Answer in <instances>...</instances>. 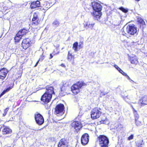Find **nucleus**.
I'll return each mask as SVG.
<instances>
[{"mask_svg":"<svg viewBox=\"0 0 147 147\" xmlns=\"http://www.w3.org/2000/svg\"><path fill=\"white\" fill-rule=\"evenodd\" d=\"M126 32L129 35H134L137 32V28L134 24H129L128 25L126 28Z\"/></svg>","mask_w":147,"mask_h":147,"instance_id":"obj_10","label":"nucleus"},{"mask_svg":"<svg viewBox=\"0 0 147 147\" xmlns=\"http://www.w3.org/2000/svg\"><path fill=\"white\" fill-rule=\"evenodd\" d=\"M108 119L105 115H103L101 117L100 121L98 123V124L99 125L101 124H106L108 122Z\"/></svg>","mask_w":147,"mask_h":147,"instance_id":"obj_24","label":"nucleus"},{"mask_svg":"<svg viewBox=\"0 0 147 147\" xmlns=\"http://www.w3.org/2000/svg\"><path fill=\"white\" fill-rule=\"evenodd\" d=\"M74 55H73L72 53L70 51L68 52L67 59L69 61H74Z\"/></svg>","mask_w":147,"mask_h":147,"instance_id":"obj_27","label":"nucleus"},{"mask_svg":"<svg viewBox=\"0 0 147 147\" xmlns=\"http://www.w3.org/2000/svg\"><path fill=\"white\" fill-rule=\"evenodd\" d=\"M16 75L17 76V78H20L22 76V72H21L20 71V72L18 73H17Z\"/></svg>","mask_w":147,"mask_h":147,"instance_id":"obj_38","label":"nucleus"},{"mask_svg":"<svg viewBox=\"0 0 147 147\" xmlns=\"http://www.w3.org/2000/svg\"><path fill=\"white\" fill-rule=\"evenodd\" d=\"M40 6V2L38 0L33 1L31 3L30 5V8L34 9L36 7H39Z\"/></svg>","mask_w":147,"mask_h":147,"instance_id":"obj_22","label":"nucleus"},{"mask_svg":"<svg viewBox=\"0 0 147 147\" xmlns=\"http://www.w3.org/2000/svg\"><path fill=\"white\" fill-rule=\"evenodd\" d=\"M69 140L66 138H63L61 139L57 144L58 147H68Z\"/></svg>","mask_w":147,"mask_h":147,"instance_id":"obj_13","label":"nucleus"},{"mask_svg":"<svg viewBox=\"0 0 147 147\" xmlns=\"http://www.w3.org/2000/svg\"><path fill=\"white\" fill-rule=\"evenodd\" d=\"M137 57L135 56L130 57L129 60L131 64L136 65L138 62Z\"/></svg>","mask_w":147,"mask_h":147,"instance_id":"obj_25","label":"nucleus"},{"mask_svg":"<svg viewBox=\"0 0 147 147\" xmlns=\"http://www.w3.org/2000/svg\"><path fill=\"white\" fill-rule=\"evenodd\" d=\"M101 109L98 107L93 108L90 112L91 118L93 120L98 118L102 114Z\"/></svg>","mask_w":147,"mask_h":147,"instance_id":"obj_4","label":"nucleus"},{"mask_svg":"<svg viewBox=\"0 0 147 147\" xmlns=\"http://www.w3.org/2000/svg\"><path fill=\"white\" fill-rule=\"evenodd\" d=\"M89 136L88 133H84L81 136V142L83 145L87 144L89 142Z\"/></svg>","mask_w":147,"mask_h":147,"instance_id":"obj_14","label":"nucleus"},{"mask_svg":"<svg viewBox=\"0 0 147 147\" xmlns=\"http://www.w3.org/2000/svg\"><path fill=\"white\" fill-rule=\"evenodd\" d=\"M135 0L137 1H140V0Z\"/></svg>","mask_w":147,"mask_h":147,"instance_id":"obj_49","label":"nucleus"},{"mask_svg":"<svg viewBox=\"0 0 147 147\" xmlns=\"http://www.w3.org/2000/svg\"><path fill=\"white\" fill-rule=\"evenodd\" d=\"M86 85L83 81H78L71 86V91L73 94L76 95L80 92V89L82 87Z\"/></svg>","mask_w":147,"mask_h":147,"instance_id":"obj_3","label":"nucleus"},{"mask_svg":"<svg viewBox=\"0 0 147 147\" xmlns=\"http://www.w3.org/2000/svg\"><path fill=\"white\" fill-rule=\"evenodd\" d=\"M8 72V70L4 67L1 69H0V79L2 81L4 80Z\"/></svg>","mask_w":147,"mask_h":147,"instance_id":"obj_16","label":"nucleus"},{"mask_svg":"<svg viewBox=\"0 0 147 147\" xmlns=\"http://www.w3.org/2000/svg\"><path fill=\"white\" fill-rule=\"evenodd\" d=\"M31 40L29 38H24L22 42V47L25 50L29 47L31 45Z\"/></svg>","mask_w":147,"mask_h":147,"instance_id":"obj_12","label":"nucleus"},{"mask_svg":"<svg viewBox=\"0 0 147 147\" xmlns=\"http://www.w3.org/2000/svg\"><path fill=\"white\" fill-rule=\"evenodd\" d=\"M124 100L126 102H128L129 100H130V97H128V96H127L123 98Z\"/></svg>","mask_w":147,"mask_h":147,"instance_id":"obj_37","label":"nucleus"},{"mask_svg":"<svg viewBox=\"0 0 147 147\" xmlns=\"http://www.w3.org/2000/svg\"><path fill=\"white\" fill-rule=\"evenodd\" d=\"M32 25L35 26L40 24L42 22L40 19L39 18V13L38 12L33 13V17L31 21Z\"/></svg>","mask_w":147,"mask_h":147,"instance_id":"obj_6","label":"nucleus"},{"mask_svg":"<svg viewBox=\"0 0 147 147\" xmlns=\"http://www.w3.org/2000/svg\"><path fill=\"white\" fill-rule=\"evenodd\" d=\"M54 114L58 116L63 115L65 112V107L62 103L59 104L55 106L54 109Z\"/></svg>","mask_w":147,"mask_h":147,"instance_id":"obj_5","label":"nucleus"},{"mask_svg":"<svg viewBox=\"0 0 147 147\" xmlns=\"http://www.w3.org/2000/svg\"><path fill=\"white\" fill-rule=\"evenodd\" d=\"M134 137V135L131 134L127 138V140H132L133 139Z\"/></svg>","mask_w":147,"mask_h":147,"instance_id":"obj_40","label":"nucleus"},{"mask_svg":"<svg viewBox=\"0 0 147 147\" xmlns=\"http://www.w3.org/2000/svg\"><path fill=\"white\" fill-rule=\"evenodd\" d=\"M9 110V108H6L4 111V112L3 114V116H5L7 114V113Z\"/></svg>","mask_w":147,"mask_h":147,"instance_id":"obj_36","label":"nucleus"},{"mask_svg":"<svg viewBox=\"0 0 147 147\" xmlns=\"http://www.w3.org/2000/svg\"><path fill=\"white\" fill-rule=\"evenodd\" d=\"M137 22L140 28H143L145 25V23L144 20L141 17H138L137 18Z\"/></svg>","mask_w":147,"mask_h":147,"instance_id":"obj_19","label":"nucleus"},{"mask_svg":"<svg viewBox=\"0 0 147 147\" xmlns=\"http://www.w3.org/2000/svg\"><path fill=\"white\" fill-rule=\"evenodd\" d=\"M45 92L47 94H49L51 96H52L53 94H55L54 91V87L50 85H47L45 88Z\"/></svg>","mask_w":147,"mask_h":147,"instance_id":"obj_17","label":"nucleus"},{"mask_svg":"<svg viewBox=\"0 0 147 147\" xmlns=\"http://www.w3.org/2000/svg\"><path fill=\"white\" fill-rule=\"evenodd\" d=\"M52 97L49 94L44 92L41 96L40 100L44 104H47L51 101Z\"/></svg>","mask_w":147,"mask_h":147,"instance_id":"obj_8","label":"nucleus"},{"mask_svg":"<svg viewBox=\"0 0 147 147\" xmlns=\"http://www.w3.org/2000/svg\"><path fill=\"white\" fill-rule=\"evenodd\" d=\"M43 7L45 10H47L50 8V7L49 3L45 2L43 4Z\"/></svg>","mask_w":147,"mask_h":147,"instance_id":"obj_32","label":"nucleus"},{"mask_svg":"<svg viewBox=\"0 0 147 147\" xmlns=\"http://www.w3.org/2000/svg\"><path fill=\"white\" fill-rule=\"evenodd\" d=\"M121 34L122 35L125 36H126L127 35V34L125 32L124 30H122Z\"/></svg>","mask_w":147,"mask_h":147,"instance_id":"obj_41","label":"nucleus"},{"mask_svg":"<svg viewBox=\"0 0 147 147\" xmlns=\"http://www.w3.org/2000/svg\"><path fill=\"white\" fill-rule=\"evenodd\" d=\"M114 67L120 72V73L122 74L123 75L125 76L128 80H130V78L127 74L123 71L122 69H121L117 65H115Z\"/></svg>","mask_w":147,"mask_h":147,"instance_id":"obj_23","label":"nucleus"},{"mask_svg":"<svg viewBox=\"0 0 147 147\" xmlns=\"http://www.w3.org/2000/svg\"><path fill=\"white\" fill-rule=\"evenodd\" d=\"M119 9L121 10L123 12L126 13L128 11V10L127 9H125L123 7H121L119 8Z\"/></svg>","mask_w":147,"mask_h":147,"instance_id":"obj_34","label":"nucleus"},{"mask_svg":"<svg viewBox=\"0 0 147 147\" xmlns=\"http://www.w3.org/2000/svg\"><path fill=\"white\" fill-rule=\"evenodd\" d=\"M1 128H3L1 132L3 135H9L12 133V129L9 127L5 126L4 124L2 125Z\"/></svg>","mask_w":147,"mask_h":147,"instance_id":"obj_15","label":"nucleus"},{"mask_svg":"<svg viewBox=\"0 0 147 147\" xmlns=\"http://www.w3.org/2000/svg\"><path fill=\"white\" fill-rule=\"evenodd\" d=\"M78 42H75L73 45L72 48L76 51H78Z\"/></svg>","mask_w":147,"mask_h":147,"instance_id":"obj_31","label":"nucleus"},{"mask_svg":"<svg viewBox=\"0 0 147 147\" xmlns=\"http://www.w3.org/2000/svg\"><path fill=\"white\" fill-rule=\"evenodd\" d=\"M14 84L13 83L11 84V85L9 87L7 88L6 89L4 90L2 92L4 94L6 92H8L14 86Z\"/></svg>","mask_w":147,"mask_h":147,"instance_id":"obj_30","label":"nucleus"},{"mask_svg":"<svg viewBox=\"0 0 147 147\" xmlns=\"http://www.w3.org/2000/svg\"><path fill=\"white\" fill-rule=\"evenodd\" d=\"M50 57L49 58L50 59H51L53 57V55L51 53L50 54Z\"/></svg>","mask_w":147,"mask_h":147,"instance_id":"obj_43","label":"nucleus"},{"mask_svg":"<svg viewBox=\"0 0 147 147\" xmlns=\"http://www.w3.org/2000/svg\"><path fill=\"white\" fill-rule=\"evenodd\" d=\"M45 55H44L43 52L42 53V55H41L40 56V57L39 58L38 60L39 61H42L45 58Z\"/></svg>","mask_w":147,"mask_h":147,"instance_id":"obj_35","label":"nucleus"},{"mask_svg":"<svg viewBox=\"0 0 147 147\" xmlns=\"http://www.w3.org/2000/svg\"><path fill=\"white\" fill-rule=\"evenodd\" d=\"M108 93V92L104 93V92H101L100 93V97H102L103 96L105 95H106V94H107Z\"/></svg>","mask_w":147,"mask_h":147,"instance_id":"obj_42","label":"nucleus"},{"mask_svg":"<svg viewBox=\"0 0 147 147\" xmlns=\"http://www.w3.org/2000/svg\"><path fill=\"white\" fill-rule=\"evenodd\" d=\"M97 141L100 147H108L109 146V139L105 135H99L97 137Z\"/></svg>","mask_w":147,"mask_h":147,"instance_id":"obj_2","label":"nucleus"},{"mask_svg":"<svg viewBox=\"0 0 147 147\" xmlns=\"http://www.w3.org/2000/svg\"><path fill=\"white\" fill-rule=\"evenodd\" d=\"M121 126V125L120 124H118L117 125H115V129H116L117 130H118L119 129H120L121 127H119Z\"/></svg>","mask_w":147,"mask_h":147,"instance_id":"obj_39","label":"nucleus"},{"mask_svg":"<svg viewBox=\"0 0 147 147\" xmlns=\"http://www.w3.org/2000/svg\"><path fill=\"white\" fill-rule=\"evenodd\" d=\"M5 5V7H6V10L10 9L12 7V3L10 1L6 2Z\"/></svg>","mask_w":147,"mask_h":147,"instance_id":"obj_29","label":"nucleus"},{"mask_svg":"<svg viewBox=\"0 0 147 147\" xmlns=\"http://www.w3.org/2000/svg\"><path fill=\"white\" fill-rule=\"evenodd\" d=\"M29 32V29L24 28L20 30L18 32L23 37L24 36L26 35Z\"/></svg>","mask_w":147,"mask_h":147,"instance_id":"obj_21","label":"nucleus"},{"mask_svg":"<svg viewBox=\"0 0 147 147\" xmlns=\"http://www.w3.org/2000/svg\"><path fill=\"white\" fill-rule=\"evenodd\" d=\"M34 117L36 123L38 125H41L44 123V118L43 116L40 113L35 114Z\"/></svg>","mask_w":147,"mask_h":147,"instance_id":"obj_11","label":"nucleus"},{"mask_svg":"<svg viewBox=\"0 0 147 147\" xmlns=\"http://www.w3.org/2000/svg\"><path fill=\"white\" fill-rule=\"evenodd\" d=\"M39 61L38 60L37 62H36V64H35V65H34V67H36V66H37V65L38 64L39 62Z\"/></svg>","mask_w":147,"mask_h":147,"instance_id":"obj_45","label":"nucleus"},{"mask_svg":"<svg viewBox=\"0 0 147 147\" xmlns=\"http://www.w3.org/2000/svg\"><path fill=\"white\" fill-rule=\"evenodd\" d=\"M60 65L62 67H66L65 65L63 63H61V64Z\"/></svg>","mask_w":147,"mask_h":147,"instance_id":"obj_44","label":"nucleus"},{"mask_svg":"<svg viewBox=\"0 0 147 147\" xmlns=\"http://www.w3.org/2000/svg\"><path fill=\"white\" fill-rule=\"evenodd\" d=\"M4 94L3 93V92H2L0 94V98Z\"/></svg>","mask_w":147,"mask_h":147,"instance_id":"obj_47","label":"nucleus"},{"mask_svg":"<svg viewBox=\"0 0 147 147\" xmlns=\"http://www.w3.org/2000/svg\"><path fill=\"white\" fill-rule=\"evenodd\" d=\"M136 147H142V145L144 144V142L142 139L141 138L138 140L136 142Z\"/></svg>","mask_w":147,"mask_h":147,"instance_id":"obj_28","label":"nucleus"},{"mask_svg":"<svg viewBox=\"0 0 147 147\" xmlns=\"http://www.w3.org/2000/svg\"><path fill=\"white\" fill-rule=\"evenodd\" d=\"M91 5L94 11L92 13V15L95 20H98L102 15V6L100 3L95 1L91 2Z\"/></svg>","mask_w":147,"mask_h":147,"instance_id":"obj_1","label":"nucleus"},{"mask_svg":"<svg viewBox=\"0 0 147 147\" xmlns=\"http://www.w3.org/2000/svg\"><path fill=\"white\" fill-rule=\"evenodd\" d=\"M22 37V36L20 34H18L17 32L14 37V42L15 43L19 42Z\"/></svg>","mask_w":147,"mask_h":147,"instance_id":"obj_26","label":"nucleus"},{"mask_svg":"<svg viewBox=\"0 0 147 147\" xmlns=\"http://www.w3.org/2000/svg\"><path fill=\"white\" fill-rule=\"evenodd\" d=\"M59 52H58L57 53H55V51H53V53H54V54H53V55H56V54H59Z\"/></svg>","mask_w":147,"mask_h":147,"instance_id":"obj_46","label":"nucleus"},{"mask_svg":"<svg viewBox=\"0 0 147 147\" xmlns=\"http://www.w3.org/2000/svg\"><path fill=\"white\" fill-rule=\"evenodd\" d=\"M131 106L134 115L135 123L137 126H140L142 125V121L139 119V116L138 113L137 111L132 106Z\"/></svg>","mask_w":147,"mask_h":147,"instance_id":"obj_9","label":"nucleus"},{"mask_svg":"<svg viewBox=\"0 0 147 147\" xmlns=\"http://www.w3.org/2000/svg\"><path fill=\"white\" fill-rule=\"evenodd\" d=\"M59 22L57 20H55L52 23L53 25L57 27L59 25Z\"/></svg>","mask_w":147,"mask_h":147,"instance_id":"obj_33","label":"nucleus"},{"mask_svg":"<svg viewBox=\"0 0 147 147\" xmlns=\"http://www.w3.org/2000/svg\"><path fill=\"white\" fill-rule=\"evenodd\" d=\"M71 128L75 130L77 132H78L82 127V125L81 122L78 121H75L70 124Z\"/></svg>","mask_w":147,"mask_h":147,"instance_id":"obj_7","label":"nucleus"},{"mask_svg":"<svg viewBox=\"0 0 147 147\" xmlns=\"http://www.w3.org/2000/svg\"><path fill=\"white\" fill-rule=\"evenodd\" d=\"M79 47H80V48H82V46L81 44L79 45Z\"/></svg>","mask_w":147,"mask_h":147,"instance_id":"obj_48","label":"nucleus"},{"mask_svg":"<svg viewBox=\"0 0 147 147\" xmlns=\"http://www.w3.org/2000/svg\"><path fill=\"white\" fill-rule=\"evenodd\" d=\"M141 106L147 105V95H145L139 100Z\"/></svg>","mask_w":147,"mask_h":147,"instance_id":"obj_20","label":"nucleus"},{"mask_svg":"<svg viewBox=\"0 0 147 147\" xmlns=\"http://www.w3.org/2000/svg\"><path fill=\"white\" fill-rule=\"evenodd\" d=\"M84 27V28L88 29L90 28L91 30L93 29L94 26L95 25L94 23H93L91 22L88 21L85 22L84 24H83Z\"/></svg>","mask_w":147,"mask_h":147,"instance_id":"obj_18","label":"nucleus"}]
</instances>
